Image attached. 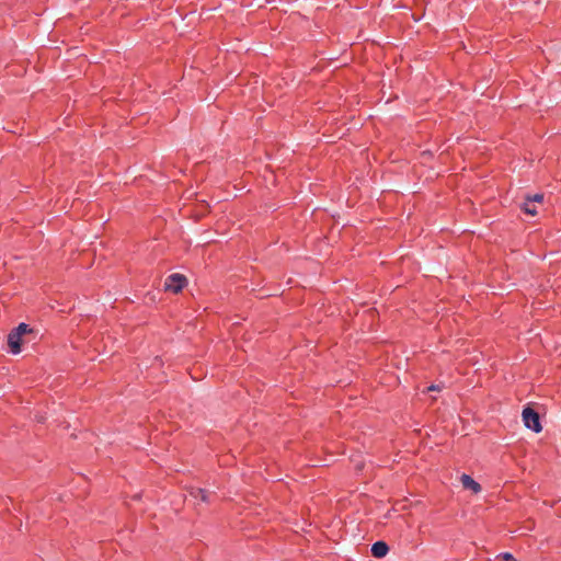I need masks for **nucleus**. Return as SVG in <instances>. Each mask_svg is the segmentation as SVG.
Segmentation results:
<instances>
[{
  "instance_id": "nucleus-1",
  "label": "nucleus",
  "mask_w": 561,
  "mask_h": 561,
  "mask_svg": "<svg viewBox=\"0 0 561 561\" xmlns=\"http://www.w3.org/2000/svg\"><path fill=\"white\" fill-rule=\"evenodd\" d=\"M34 333L35 330L30 327V324L24 322L12 329L8 334V345L10 352L14 355L20 354L22 352V344L27 342V340H24L23 337Z\"/></svg>"
},
{
  "instance_id": "nucleus-2",
  "label": "nucleus",
  "mask_w": 561,
  "mask_h": 561,
  "mask_svg": "<svg viewBox=\"0 0 561 561\" xmlns=\"http://www.w3.org/2000/svg\"><path fill=\"white\" fill-rule=\"evenodd\" d=\"M522 417L525 426L535 433L542 431L539 413L531 407L527 405L523 409Z\"/></svg>"
},
{
  "instance_id": "nucleus-3",
  "label": "nucleus",
  "mask_w": 561,
  "mask_h": 561,
  "mask_svg": "<svg viewBox=\"0 0 561 561\" xmlns=\"http://www.w3.org/2000/svg\"><path fill=\"white\" fill-rule=\"evenodd\" d=\"M187 285V278L180 273H173L165 278L164 289L173 294L180 293Z\"/></svg>"
},
{
  "instance_id": "nucleus-4",
  "label": "nucleus",
  "mask_w": 561,
  "mask_h": 561,
  "mask_svg": "<svg viewBox=\"0 0 561 561\" xmlns=\"http://www.w3.org/2000/svg\"><path fill=\"white\" fill-rule=\"evenodd\" d=\"M371 556L377 559H381L389 552V546L387 542L379 540L371 545Z\"/></svg>"
},
{
  "instance_id": "nucleus-5",
  "label": "nucleus",
  "mask_w": 561,
  "mask_h": 561,
  "mask_svg": "<svg viewBox=\"0 0 561 561\" xmlns=\"http://www.w3.org/2000/svg\"><path fill=\"white\" fill-rule=\"evenodd\" d=\"M461 482L465 489L471 490L474 493H479L482 490L480 483L473 480L469 474L463 473L461 476Z\"/></svg>"
},
{
  "instance_id": "nucleus-6",
  "label": "nucleus",
  "mask_w": 561,
  "mask_h": 561,
  "mask_svg": "<svg viewBox=\"0 0 561 561\" xmlns=\"http://www.w3.org/2000/svg\"><path fill=\"white\" fill-rule=\"evenodd\" d=\"M190 493L195 500H199L205 503L209 502V492L206 489H202V488L192 489V491Z\"/></svg>"
},
{
  "instance_id": "nucleus-7",
  "label": "nucleus",
  "mask_w": 561,
  "mask_h": 561,
  "mask_svg": "<svg viewBox=\"0 0 561 561\" xmlns=\"http://www.w3.org/2000/svg\"><path fill=\"white\" fill-rule=\"evenodd\" d=\"M522 210L527 214L535 216L537 214V208L535 206V203H533L528 196L525 197L524 203L520 206Z\"/></svg>"
},
{
  "instance_id": "nucleus-8",
  "label": "nucleus",
  "mask_w": 561,
  "mask_h": 561,
  "mask_svg": "<svg viewBox=\"0 0 561 561\" xmlns=\"http://www.w3.org/2000/svg\"><path fill=\"white\" fill-rule=\"evenodd\" d=\"M529 197V199L533 202V203H539L541 204L545 199V195L542 193H537L535 195H527Z\"/></svg>"
},
{
  "instance_id": "nucleus-9",
  "label": "nucleus",
  "mask_w": 561,
  "mask_h": 561,
  "mask_svg": "<svg viewBox=\"0 0 561 561\" xmlns=\"http://www.w3.org/2000/svg\"><path fill=\"white\" fill-rule=\"evenodd\" d=\"M502 556L505 561H516L515 558L508 552H505Z\"/></svg>"
},
{
  "instance_id": "nucleus-10",
  "label": "nucleus",
  "mask_w": 561,
  "mask_h": 561,
  "mask_svg": "<svg viewBox=\"0 0 561 561\" xmlns=\"http://www.w3.org/2000/svg\"><path fill=\"white\" fill-rule=\"evenodd\" d=\"M440 390V387L437 386V385H431L428 388H427V391H439Z\"/></svg>"
}]
</instances>
